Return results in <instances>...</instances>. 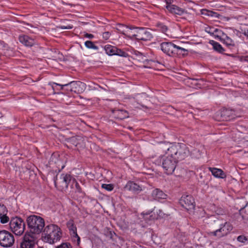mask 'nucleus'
<instances>
[{
    "mask_svg": "<svg viewBox=\"0 0 248 248\" xmlns=\"http://www.w3.org/2000/svg\"><path fill=\"white\" fill-rule=\"evenodd\" d=\"M210 228L212 230L209 232L210 235L221 238L229 234L233 227L230 222L217 218L211 223Z\"/></svg>",
    "mask_w": 248,
    "mask_h": 248,
    "instance_id": "nucleus-1",
    "label": "nucleus"
},
{
    "mask_svg": "<svg viewBox=\"0 0 248 248\" xmlns=\"http://www.w3.org/2000/svg\"><path fill=\"white\" fill-rule=\"evenodd\" d=\"M43 240L50 244H54L59 241L62 236V232L57 225L50 224L44 229Z\"/></svg>",
    "mask_w": 248,
    "mask_h": 248,
    "instance_id": "nucleus-2",
    "label": "nucleus"
},
{
    "mask_svg": "<svg viewBox=\"0 0 248 248\" xmlns=\"http://www.w3.org/2000/svg\"><path fill=\"white\" fill-rule=\"evenodd\" d=\"M30 232L32 234H40L45 228L44 219L40 216L31 215L26 219Z\"/></svg>",
    "mask_w": 248,
    "mask_h": 248,
    "instance_id": "nucleus-3",
    "label": "nucleus"
},
{
    "mask_svg": "<svg viewBox=\"0 0 248 248\" xmlns=\"http://www.w3.org/2000/svg\"><path fill=\"white\" fill-rule=\"evenodd\" d=\"M166 154L173 156V158L178 162L188 155L189 150L185 144L178 143L168 148Z\"/></svg>",
    "mask_w": 248,
    "mask_h": 248,
    "instance_id": "nucleus-4",
    "label": "nucleus"
},
{
    "mask_svg": "<svg viewBox=\"0 0 248 248\" xmlns=\"http://www.w3.org/2000/svg\"><path fill=\"white\" fill-rule=\"evenodd\" d=\"M9 226L11 231L16 235L20 236L24 232L25 223L21 217H12L10 221Z\"/></svg>",
    "mask_w": 248,
    "mask_h": 248,
    "instance_id": "nucleus-5",
    "label": "nucleus"
},
{
    "mask_svg": "<svg viewBox=\"0 0 248 248\" xmlns=\"http://www.w3.org/2000/svg\"><path fill=\"white\" fill-rule=\"evenodd\" d=\"M162 166L168 174H172L174 171L177 163L173 156L166 154L161 157Z\"/></svg>",
    "mask_w": 248,
    "mask_h": 248,
    "instance_id": "nucleus-6",
    "label": "nucleus"
},
{
    "mask_svg": "<svg viewBox=\"0 0 248 248\" xmlns=\"http://www.w3.org/2000/svg\"><path fill=\"white\" fill-rule=\"evenodd\" d=\"M15 243L13 234L6 230L0 231V246L4 248L12 247Z\"/></svg>",
    "mask_w": 248,
    "mask_h": 248,
    "instance_id": "nucleus-7",
    "label": "nucleus"
},
{
    "mask_svg": "<svg viewBox=\"0 0 248 248\" xmlns=\"http://www.w3.org/2000/svg\"><path fill=\"white\" fill-rule=\"evenodd\" d=\"M130 30L136 29V33L133 34L137 39L142 41L150 40L153 38L152 34L147 29L143 28H135L130 27Z\"/></svg>",
    "mask_w": 248,
    "mask_h": 248,
    "instance_id": "nucleus-8",
    "label": "nucleus"
},
{
    "mask_svg": "<svg viewBox=\"0 0 248 248\" xmlns=\"http://www.w3.org/2000/svg\"><path fill=\"white\" fill-rule=\"evenodd\" d=\"M152 213L153 211H149L146 212L142 213L141 215L145 220L148 219L150 220L163 218L166 216V214L161 209H154L153 213Z\"/></svg>",
    "mask_w": 248,
    "mask_h": 248,
    "instance_id": "nucleus-9",
    "label": "nucleus"
},
{
    "mask_svg": "<svg viewBox=\"0 0 248 248\" xmlns=\"http://www.w3.org/2000/svg\"><path fill=\"white\" fill-rule=\"evenodd\" d=\"M179 203L187 210L194 209L195 208L194 199L189 195H183L179 200Z\"/></svg>",
    "mask_w": 248,
    "mask_h": 248,
    "instance_id": "nucleus-10",
    "label": "nucleus"
},
{
    "mask_svg": "<svg viewBox=\"0 0 248 248\" xmlns=\"http://www.w3.org/2000/svg\"><path fill=\"white\" fill-rule=\"evenodd\" d=\"M166 3V8L171 13L178 15H182L185 13V10L172 4L173 0H163Z\"/></svg>",
    "mask_w": 248,
    "mask_h": 248,
    "instance_id": "nucleus-11",
    "label": "nucleus"
},
{
    "mask_svg": "<svg viewBox=\"0 0 248 248\" xmlns=\"http://www.w3.org/2000/svg\"><path fill=\"white\" fill-rule=\"evenodd\" d=\"M176 45L171 42H165L160 45L162 51L170 56H174Z\"/></svg>",
    "mask_w": 248,
    "mask_h": 248,
    "instance_id": "nucleus-12",
    "label": "nucleus"
},
{
    "mask_svg": "<svg viewBox=\"0 0 248 248\" xmlns=\"http://www.w3.org/2000/svg\"><path fill=\"white\" fill-rule=\"evenodd\" d=\"M67 142L70 145H73L78 148H84L85 146L84 139L81 136H75L67 139Z\"/></svg>",
    "mask_w": 248,
    "mask_h": 248,
    "instance_id": "nucleus-13",
    "label": "nucleus"
},
{
    "mask_svg": "<svg viewBox=\"0 0 248 248\" xmlns=\"http://www.w3.org/2000/svg\"><path fill=\"white\" fill-rule=\"evenodd\" d=\"M33 237L29 233H26L20 243V248H34L35 246Z\"/></svg>",
    "mask_w": 248,
    "mask_h": 248,
    "instance_id": "nucleus-14",
    "label": "nucleus"
},
{
    "mask_svg": "<svg viewBox=\"0 0 248 248\" xmlns=\"http://www.w3.org/2000/svg\"><path fill=\"white\" fill-rule=\"evenodd\" d=\"M59 157L60 155L58 153H55L52 154L48 162L50 167H54L56 166L58 169H60V167L63 169L64 166Z\"/></svg>",
    "mask_w": 248,
    "mask_h": 248,
    "instance_id": "nucleus-15",
    "label": "nucleus"
},
{
    "mask_svg": "<svg viewBox=\"0 0 248 248\" xmlns=\"http://www.w3.org/2000/svg\"><path fill=\"white\" fill-rule=\"evenodd\" d=\"M125 190L131 191L134 193L138 194L142 190V186L133 181H128L124 187Z\"/></svg>",
    "mask_w": 248,
    "mask_h": 248,
    "instance_id": "nucleus-16",
    "label": "nucleus"
},
{
    "mask_svg": "<svg viewBox=\"0 0 248 248\" xmlns=\"http://www.w3.org/2000/svg\"><path fill=\"white\" fill-rule=\"evenodd\" d=\"M215 38L225 44L227 46H233L234 45L233 40L225 33H222V35H215Z\"/></svg>",
    "mask_w": 248,
    "mask_h": 248,
    "instance_id": "nucleus-17",
    "label": "nucleus"
},
{
    "mask_svg": "<svg viewBox=\"0 0 248 248\" xmlns=\"http://www.w3.org/2000/svg\"><path fill=\"white\" fill-rule=\"evenodd\" d=\"M220 115L223 121H230L235 118L234 111L227 108L223 109L220 112Z\"/></svg>",
    "mask_w": 248,
    "mask_h": 248,
    "instance_id": "nucleus-18",
    "label": "nucleus"
},
{
    "mask_svg": "<svg viewBox=\"0 0 248 248\" xmlns=\"http://www.w3.org/2000/svg\"><path fill=\"white\" fill-rule=\"evenodd\" d=\"M151 197L154 200L159 201L160 200L167 199V195L160 189L155 188L152 191Z\"/></svg>",
    "mask_w": 248,
    "mask_h": 248,
    "instance_id": "nucleus-19",
    "label": "nucleus"
},
{
    "mask_svg": "<svg viewBox=\"0 0 248 248\" xmlns=\"http://www.w3.org/2000/svg\"><path fill=\"white\" fill-rule=\"evenodd\" d=\"M18 39L19 42L26 46L31 47L35 43L34 40L28 35H20Z\"/></svg>",
    "mask_w": 248,
    "mask_h": 248,
    "instance_id": "nucleus-20",
    "label": "nucleus"
},
{
    "mask_svg": "<svg viewBox=\"0 0 248 248\" xmlns=\"http://www.w3.org/2000/svg\"><path fill=\"white\" fill-rule=\"evenodd\" d=\"M67 227L68 228L71 235H74V237L77 238L78 244H79L80 242V239L79 236L77 234V227L75 225L73 220H70L67 222Z\"/></svg>",
    "mask_w": 248,
    "mask_h": 248,
    "instance_id": "nucleus-21",
    "label": "nucleus"
},
{
    "mask_svg": "<svg viewBox=\"0 0 248 248\" xmlns=\"http://www.w3.org/2000/svg\"><path fill=\"white\" fill-rule=\"evenodd\" d=\"M61 179L62 180L63 186L67 187L68 186H71V185L74 182L75 178L71 175L68 174H62L61 176Z\"/></svg>",
    "mask_w": 248,
    "mask_h": 248,
    "instance_id": "nucleus-22",
    "label": "nucleus"
},
{
    "mask_svg": "<svg viewBox=\"0 0 248 248\" xmlns=\"http://www.w3.org/2000/svg\"><path fill=\"white\" fill-rule=\"evenodd\" d=\"M52 84H55L58 86H59L61 87L60 90H63V86H67L68 87H71V88L73 90H77L78 87H79L81 85H84V84H83L80 81H71L68 83L64 84H60L56 83L55 82H53Z\"/></svg>",
    "mask_w": 248,
    "mask_h": 248,
    "instance_id": "nucleus-23",
    "label": "nucleus"
},
{
    "mask_svg": "<svg viewBox=\"0 0 248 248\" xmlns=\"http://www.w3.org/2000/svg\"><path fill=\"white\" fill-rule=\"evenodd\" d=\"M208 169L216 178L224 179L226 177L225 173L221 169L211 167H209Z\"/></svg>",
    "mask_w": 248,
    "mask_h": 248,
    "instance_id": "nucleus-24",
    "label": "nucleus"
},
{
    "mask_svg": "<svg viewBox=\"0 0 248 248\" xmlns=\"http://www.w3.org/2000/svg\"><path fill=\"white\" fill-rule=\"evenodd\" d=\"M115 118L123 120L128 117V113L126 110L122 109H114L112 111Z\"/></svg>",
    "mask_w": 248,
    "mask_h": 248,
    "instance_id": "nucleus-25",
    "label": "nucleus"
},
{
    "mask_svg": "<svg viewBox=\"0 0 248 248\" xmlns=\"http://www.w3.org/2000/svg\"><path fill=\"white\" fill-rule=\"evenodd\" d=\"M203 150V147L200 144H197L196 147L191 151V155L192 157L200 158L202 156Z\"/></svg>",
    "mask_w": 248,
    "mask_h": 248,
    "instance_id": "nucleus-26",
    "label": "nucleus"
},
{
    "mask_svg": "<svg viewBox=\"0 0 248 248\" xmlns=\"http://www.w3.org/2000/svg\"><path fill=\"white\" fill-rule=\"evenodd\" d=\"M188 50L183 47L176 45L174 52V56H185L187 55Z\"/></svg>",
    "mask_w": 248,
    "mask_h": 248,
    "instance_id": "nucleus-27",
    "label": "nucleus"
},
{
    "mask_svg": "<svg viewBox=\"0 0 248 248\" xmlns=\"http://www.w3.org/2000/svg\"><path fill=\"white\" fill-rule=\"evenodd\" d=\"M239 213L244 219L248 220V202L244 207L240 209Z\"/></svg>",
    "mask_w": 248,
    "mask_h": 248,
    "instance_id": "nucleus-28",
    "label": "nucleus"
},
{
    "mask_svg": "<svg viewBox=\"0 0 248 248\" xmlns=\"http://www.w3.org/2000/svg\"><path fill=\"white\" fill-rule=\"evenodd\" d=\"M104 48L108 55L110 56L114 55L115 50L116 49L115 46L110 45H107L104 46Z\"/></svg>",
    "mask_w": 248,
    "mask_h": 248,
    "instance_id": "nucleus-29",
    "label": "nucleus"
},
{
    "mask_svg": "<svg viewBox=\"0 0 248 248\" xmlns=\"http://www.w3.org/2000/svg\"><path fill=\"white\" fill-rule=\"evenodd\" d=\"M197 79L189 78L187 81L189 85L193 88H201V85L199 83Z\"/></svg>",
    "mask_w": 248,
    "mask_h": 248,
    "instance_id": "nucleus-30",
    "label": "nucleus"
},
{
    "mask_svg": "<svg viewBox=\"0 0 248 248\" xmlns=\"http://www.w3.org/2000/svg\"><path fill=\"white\" fill-rule=\"evenodd\" d=\"M212 43H211V44L213 45V48L215 50L220 53H222L224 51V49L218 43L214 41H212Z\"/></svg>",
    "mask_w": 248,
    "mask_h": 248,
    "instance_id": "nucleus-31",
    "label": "nucleus"
},
{
    "mask_svg": "<svg viewBox=\"0 0 248 248\" xmlns=\"http://www.w3.org/2000/svg\"><path fill=\"white\" fill-rule=\"evenodd\" d=\"M85 46L86 47L90 49H93L94 50H98V47L95 46L94 43L91 41H87L85 42Z\"/></svg>",
    "mask_w": 248,
    "mask_h": 248,
    "instance_id": "nucleus-32",
    "label": "nucleus"
},
{
    "mask_svg": "<svg viewBox=\"0 0 248 248\" xmlns=\"http://www.w3.org/2000/svg\"><path fill=\"white\" fill-rule=\"evenodd\" d=\"M74 187L76 188V191L78 193H82V189L79 186V184L77 182L76 179H75L74 182H73V183H72L71 185V188H74Z\"/></svg>",
    "mask_w": 248,
    "mask_h": 248,
    "instance_id": "nucleus-33",
    "label": "nucleus"
},
{
    "mask_svg": "<svg viewBox=\"0 0 248 248\" xmlns=\"http://www.w3.org/2000/svg\"><path fill=\"white\" fill-rule=\"evenodd\" d=\"M114 55H118L120 56L126 57L127 56L128 54L123 50L121 49H119L116 47V49L115 50Z\"/></svg>",
    "mask_w": 248,
    "mask_h": 248,
    "instance_id": "nucleus-34",
    "label": "nucleus"
},
{
    "mask_svg": "<svg viewBox=\"0 0 248 248\" xmlns=\"http://www.w3.org/2000/svg\"><path fill=\"white\" fill-rule=\"evenodd\" d=\"M0 223L4 224L9 221V217L7 216V214H3L0 216Z\"/></svg>",
    "mask_w": 248,
    "mask_h": 248,
    "instance_id": "nucleus-35",
    "label": "nucleus"
},
{
    "mask_svg": "<svg viewBox=\"0 0 248 248\" xmlns=\"http://www.w3.org/2000/svg\"><path fill=\"white\" fill-rule=\"evenodd\" d=\"M101 187H102V188L105 189L107 191H111L114 188V185L111 184H103L102 185Z\"/></svg>",
    "mask_w": 248,
    "mask_h": 248,
    "instance_id": "nucleus-36",
    "label": "nucleus"
},
{
    "mask_svg": "<svg viewBox=\"0 0 248 248\" xmlns=\"http://www.w3.org/2000/svg\"><path fill=\"white\" fill-rule=\"evenodd\" d=\"M147 98V95L145 93H142L140 94L137 97V100L139 104H141L142 102V99Z\"/></svg>",
    "mask_w": 248,
    "mask_h": 248,
    "instance_id": "nucleus-37",
    "label": "nucleus"
},
{
    "mask_svg": "<svg viewBox=\"0 0 248 248\" xmlns=\"http://www.w3.org/2000/svg\"><path fill=\"white\" fill-rule=\"evenodd\" d=\"M157 26L160 31L164 33H166V31H168V27L163 23H159L157 24Z\"/></svg>",
    "mask_w": 248,
    "mask_h": 248,
    "instance_id": "nucleus-38",
    "label": "nucleus"
},
{
    "mask_svg": "<svg viewBox=\"0 0 248 248\" xmlns=\"http://www.w3.org/2000/svg\"><path fill=\"white\" fill-rule=\"evenodd\" d=\"M8 210L5 206L0 204V216L3 214H7Z\"/></svg>",
    "mask_w": 248,
    "mask_h": 248,
    "instance_id": "nucleus-39",
    "label": "nucleus"
},
{
    "mask_svg": "<svg viewBox=\"0 0 248 248\" xmlns=\"http://www.w3.org/2000/svg\"><path fill=\"white\" fill-rule=\"evenodd\" d=\"M237 240L239 242L244 243L248 240V238L246 236L241 235L237 237Z\"/></svg>",
    "mask_w": 248,
    "mask_h": 248,
    "instance_id": "nucleus-40",
    "label": "nucleus"
},
{
    "mask_svg": "<svg viewBox=\"0 0 248 248\" xmlns=\"http://www.w3.org/2000/svg\"><path fill=\"white\" fill-rule=\"evenodd\" d=\"M56 248H72V247L69 243H63Z\"/></svg>",
    "mask_w": 248,
    "mask_h": 248,
    "instance_id": "nucleus-41",
    "label": "nucleus"
},
{
    "mask_svg": "<svg viewBox=\"0 0 248 248\" xmlns=\"http://www.w3.org/2000/svg\"><path fill=\"white\" fill-rule=\"evenodd\" d=\"M110 35L111 33L109 31H106L103 33L102 37L103 39L107 40L109 38Z\"/></svg>",
    "mask_w": 248,
    "mask_h": 248,
    "instance_id": "nucleus-42",
    "label": "nucleus"
},
{
    "mask_svg": "<svg viewBox=\"0 0 248 248\" xmlns=\"http://www.w3.org/2000/svg\"><path fill=\"white\" fill-rule=\"evenodd\" d=\"M241 31H242L243 34L248 37V29L247 28H244L242 29Z\"/></svg>",
    "mask_w": 248,
    "mask_h": 248,
    "instance_id": "nucleus-43",
    "label": "nucleus"
},
{
    "mask_svg": "<svg viewBox=\"0 0 248 248\" xmlns=\"http://www.w3.org/2000/svg\"><path fill=\"white\" fill-rule=\"evenodd\" d=\"M65 87V90L67 91H70V92H76L77 91L76 90H73L71 87H68L67 86H63V88Z\"/></svg>",
    "mask_w": 248,
    "mask_h": 248,
    "instance_id": "nucleus-44",
    "label": "nucleus"
},
{
    "mask_svg": "<svg viewBox=\"0 0 248 248\" xmlns=\"http://www.w3.org/2000/svg\"><path fill=\"white\" fill-rule=\"evenodd\" d=\"M214 32L217 33V34H220V35H222V33H224L221 30H220L218 29H214Z\"/></svg>",
    "mask_w": 248,
    "mask_h": 248,
    "instance_id": "nucleus-45",
    "label": "nucleus"
},
{
    "mask_svg": "<svg viewBox=\"0 0 248 248\" xmlns=\"http://www.w3.org/2000/svg\"><path fill=\"white\" fill-rule=\"evenodd\" d=\"M85 37L90 38V39H92L93 38L94 36L92 34H90V33H87L85 34Z\"/></svg>",
    "mask_w": 248,
    "mask_h": 248,
    "instance_id": "nucleus-46",
    "label": "nucleus"
},
{
    "mask_svg": "<svg viewBox=\"0 0 248 248\" xmlns=\"http://www.w3.org/2000/svg\"><path fill=\"white\" fill-rule=\"evenodd\" d=\"M71 235L72 236V238L73 241H74V242H76L77 245H79V244H78L77 238H76L75 237H74V235Z\"/></svg>",
    "mask_w": 248,
    "mask_h": 248,
    "instance_id": "nucleus-47",
    "label": "nucleus"
},
{
    "mask_svg": "<svg viewBox=\"0 0 248 248\" xmlns=\"http://www.w3.org/2000/svg\"><path fill=\"white\" fill-rule=\"evenodd\" d=\"M214 28H212V29L210 28V30H209V31H207V30H206V31L208 33H210V34H213L214 33Z\"/></svg>",
    "mask_w": 248,
    "mask_h": 248,
    "instance_id": "nucleus-48",
    "label": "nucleus"
},
{
    "mask_svg": "<svg viewBox=\"0 0 248 248\" xmlns=\"http://www.w3.org/2000/svg\"><path fill=\"white\" fill-rule=\"evenodd\" d=\"M61 28H62V29H71V27H65V26H62V27H61Z\"/></svg>",
    "mask_w": 248,
    "mask_h": 248,
    "instance_id": "nucleus-49",
    "label": "nucleus"
},
{
    "mask_svg": "<svg viewBox=\"0 0 248 248\" xmlns=\"http://www.w3.org/2000/svg\"><path fill=\"white\" fill-rule=\"evenodd\" d=\"M110 234H111V238H112V233H111V232H110Z\"/></svg>",
    "mask_w": 248,
    "mask_h": 248,
    "instance_id": "nucleus-50",
    "label": "nucleus"
}]
</instances>
